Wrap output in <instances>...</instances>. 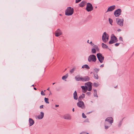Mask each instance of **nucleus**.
I'll return each mask as SVG.
<instances>
[{
	"label": "nucleus",
	"instance_id": "1",
	"mask_svg": "<svg viewBox=\"0 0 134 134\" xmlns=\"http://www.w3.org/2000/svg\"><path fill=\"white\" fill-rule=\"evenodd\" d=\"M74 10L71 7L67 8L65 11V14L67 16H70L72 15L74 13Z\"/></svg>",
	"mask_w": 134,
	"mask_h": 134
},
{
	"label": "nucleus",
	"instance_id": "2",
	"mask_svg": "<svg viewBox=\"0 0 134 134\" xmlns=\"http://www.w3.org/2000/svg\"><path fill=\"white\" fill-rule=\"evenodd\" d=\"M97 60L96 57L94 55H90L88 57V60L90 62H95Z\"/></svg>",
	"mask_w": 134,
	"mask_h": 134
},
{
	"label": "nucleus",
	"instance_id": "3",
	"mask_svg": "<svg viewBox=\"0 0 134 134\" xmlns=\"http://www.w3.org/2000/svg\"><path fill=\"white\" fill-rule=\"evenodd\" d=\"M109 39V36L106 32H104L102 36V40L103 41L106 43L107 42Z\"/></svg>",
	"mask_w": 134,
	"mask_h": 134
},
{
	"label": "nucleus",
	"instance_id": "4",
	"mask_svg": "<svg viewBox=\"0 0 134 134\" xmlns=\"http://www.w3.org/2000/svg\"><path fill=\"white\" fill-rule=\"evenodd\" d=\"M97 56L98 59L100 62L102 63L103 62L104 59V57L102 54L100 53L97 54Z\"/></svg>",
	"mask_w": 134,
	"mask_h": 134
},
{
	"label": "nucleus",
	"instance_id": "5",
	"mask_svg": "<svg viewBox=\"0 0 134 134\" xmlns=\"http://www.w3.org/2000/svg\"><path fill=\"white\" fill-rule=\"evenodd\" d=\"M118 41V40L116 37L114 36H111L110 40L109 42V44H112L115 42H116Z\"/></svg>",
	"mask_w": 134,
	"mask_h": 134
},
{
	"label": "nucleus",
	"instance_id": "6",
	"mask_svg": "<svg viewBox=\"0 0 134 134\" xmlns=\"http://www.w3.org/2000/svg\"><path fill=\"white\" fill-rule=\"evenodd\" d=\"M123 19H122L117 18L116 19V22L117 24L121 26L123 25Z\"/></svg>",
	"mask_w": 134,
	"mask_h": 134
},
{
	"label": "nucleus",
	"instance_id": "7",
	"mask_svg": "<svg viewBox=\"0 0 134 134\" xmlns=\"http://www.w3.org/2000/svg\"><path fill=\"white\" fill-rule=\"evenodd\" d=\"M86 9L88 12H90L92 10L93 7L92 4L90 3L87 4Z\"/></svg>",
	"mask_w": 134,
	"mask_h": 134
},
{
	"label": "nucleus",
	"instance_id": "8",
	"mask_svg": "<svg viewBox=\"0 0 134 134\" xmlns=\"http://www.w3.org/2000/svg\"><path fill=\"white\" fill-rule=\"evenodd\" d=\"M77 106L82 109H83L85 108V106L83 102L82 101H80L77 103Z\"/></svg>",
	"mask_w": 134,
	"mask_h": 134
},
{
	"label": "nucleus",
	"instance_id": "9",
	"mask_svg": "<svg viewBox=\"0 0 134 134\" xmlns=\"http://www.w3.org/2000/svg\"><path fill=\"white\" fill-rule=\"evenodd\" d=\"M94 48L91 49V52L93 54H95L96 53V51H99V49L98 46L97 45H94Z\"/></svg>",
	"mask_w": 134,
	"mask_h": 134
},
{
	"label": "nucleus",
	"instance_id": "10",
	"mask_svg": "<svg viewBox=\"0 0 134 134\" xmlns=\"http://www.w3.org/2000/svg\"><path fill=\"white\" fill-rule=\"evenodd\" d=\"M54 35L56 37H58L62 35V31L59 29H57L55 32Z\"/></svg>",
	"mask_w": 134,
	"mask_h": 134
},
{
	"label": "nucleus",
	"instance_id": "11",
	"mask_svg": "<svg viewBox=\"0 0 134 134\" xmlns=\"http://www.w3.org/2000/svg\"><path fill=\"white\" fill-rule=\"evenodd\" d=\"M121 10L120 9H118L114 12V14L115 16L118 17L121 14Z\"/></svg>",
	"mask_w": 134,
	"mask_h": 134
},
{
	"label": "nucleus",
	"instance_id": "12",
	"mask_svg": "<svg viewBox=\"0 0 134 134\" xmlns=\"http://www.w3.org/2000/svg\"><path fill=\"white\" fill-rule=\"evenodd\" d=\"M92 83L90 82H88L85 83V85L87 86V90L89 91H90L92 90Z\"/></svg>",
	"mask_w": 134,
	"mask_h": 134
},
{
	"label": "nucleus",
	"instance_id": "13",
	"mask_svg": "<svg viewBox=\"0 0 134 134\" xmlns=\"http://www.w3.org/2000/svg\"><path fill=\"white\" fill-rule=\"evenodd\" d=\"M105 121L109 122L110 123V125H111V124L113 122V118L110 117L107 118L106 119Z\"/></svg>",
	"mask_w": 134,
	"mask_h": 134
},
{
	"label": "nucleus",
	"instance_id": "14",
	"mask_svg": "<svg viewBox=\"0 0 134 134\" xmlns=\"http://www.w3.org/2000/svg\"><path fill=\"white\" fill-rule=\"evenodd\" d=\"M115 6L113 5L109 7L108 9L107 12H110L113 10L115 9Z\"/></svg>",
	"mask_w": 134,
	"mask_h": 134
},
{
	"label": "nucleus",
	"instance_id": "15",
	"mask_svg": "<svg viewBox=\"0 0 134 134\" xmlns=\"http://www.w3.org/2000/svg\"><path fill=\"white\" fill-rule=\"evenodd\" d=\"M82 81H86L90 80V78L88 76L82 77Z\"/></svg>",
	"mask_w": 134,
	"mask_h": 134
},
{
	"label": "nucleus",
	"instance_id": "16",
	"mask_svg": "<svg viewBox=\"0 0 134 134\" xmlns=\"http://www.w3.org/2000/svg\"><path fill=\"white\" fill-rule=\"evenodd\" d=\"M64 118L66 120H70L71 119V117L70 115H64L63 116Z\"/></svg>",
	"mask_w": 134,
	"mask_h": 134
},
{
	"label": "nucleus",
	"instance_id": "17",
	"mask_svg": "<svg viewBox=\"0 0 134 134\" xmlns=\"http://www.w3.org/2000/svg\"><path fill=\"white\" fill-rule=\"evenodd\" d=\"M44 116V113L42 112H40V114L37 117L38 119H42L43 117Z\"/></svg>",
	"mask_w": 134,
	"mask_h": 134
},
{
	"label": "nucleus",
	"instance_id": "18",
	"mask_svg": "<svg viewBox=\"0 0 134 134\" xmlns=\"http://www.w3.org/2000/svg\"><path fill=\"white\" fill-rule=\"evenodd\" d=\"M29 121L30 123V126H32L34 123V121L31 118L29 119Z\"/></svg>",
	"mask_w": 134,
	"mask_h": 134
},
{
	"label": "nucleus",
	"instance_id": "19",
	"mask_svg": "<svg viewBox=\"0 0 134 134\" xmlns=\"http://www.w3.org/2000/svg\"><path fill=\"white\" fill-rule=\"evenodd\" d=\"M86 2L84 1H82L79 4V6L81 7H83L86 5Z\"/></svg>",
	"mask_w": 134,
	"mask_h": 134
},
{
	"label": "nucleus",
	"instance_id": "20",
	"mask_svg": "<svg viewBox=\"0 0 134 134\" xmlns=\"http://www.w3.org/2000/svg\"><path fill=\"white\" fill-rule=\"evenodd\" d=\"M73 95L74 99L75 100H77V96L76 91L74 92Z\"/></svg>",
	"mask_w": 134,
	"mask_h": 134
},
{
	"label": "nucleus",
	"instance_id": "21",
	"mask_svg": "<svg viewBox=\"0 0 134 134\" xmlns=\"http://www.w3.org/2000/svg\"><path fill=\"white\" fill-rule=\"evenodd\" d=\"M75 79L77 81H78L80 80L82 81V77H80L79 76H76L75 77Z\"/></svg>",
	"mask_w": 134,
	"mask_h": 134
},
{
	"label": "nucleus",
	"instance_id": "22",
	"mask_svg": "<svg viewBox=\"0 0 134 134\" xmlns=\"http://www.w3.org/2000/svg\"><path fill=\"white\" fill-rule=\"evenodd\" d=\"M102 47L104 48L108 49V46L104 43H102Z\"/></svg>",
	"mask_w": 134,
	"mask_h": 134
},
{
	"label": "nucleus",
	"instance_id": "23",
	"mask_svg": "<svg viewBox=\"0 0 134 134\" xmlns=\"http://www.w3.org/2000/svg\"><path fill=\"white\" fill-rule=\"evenodd\" d=\"M82 68H86L88 69H89L90 68L88 66V65H87V64H86V65H83L82 66Z\"/></svg>",
	"mask_w": 134,
	"mask_h": 134
},
{
	"label": "nucleus",
	"instance_id": "24",
	"mask_svg": "<svg viewBox=\"0 0 134 134\" xmlns=\"http://www.w3.org/2000/svg\"><path fill=\"white\" fill-rule=\"evenodd\" d=\"M85 97V94H82L79 97V100H81V98H84Z\"/></svg>",
	"mask_w": 134,
	"mask_h": 134
},
{
	"label": "nucleus",
	"instance_id": "25",
	"mask_svg": "<svg viewBox=\"0 0 134 134\" xmlns=\"http://www.w3.org/2000/svg\"><path fill=\"white\" fill-rule=\"evenodd\" d=\"M68 74H66V75L65 76H63L62 77V79L63 80H64L65 79H66L68 76Z\"/></svg>",
	"mask_w": 134,
	"mask_h": 134
},
{
	"label": "nucleus",
	"instance_id": "26",
	"mask_svg": "<svg viewBox=\"0 0 134 134\" xmlns=\"http://www.w3.org/2000/svg\"><path fill=\"white\" fill-rule=\"evenodd\" d=\"M45 102L49 104V103L48 101L49 99L48 98H44Z\"/></svg>",
	"mask_w": 134,
	"mask_h": 134
},
{
	"label": "nucleus",
	"instance_id": "27",
	"mask_svg": "<svg viewBox=\"0 0 134 134\" xmlns=\"http://www.w3.org/2000/svg\"><path fill=\"white\" fill-rule=\"evenodd\" d=\"M94 96L95 97H98V96L97 95V91L96 90H94Z\"/></svg>",
	"mask_w": 134,
	"mask_h": 134
},
{
	"label": "nucleus",
	"instance_id": "28",
	"mask_svg": "<svg viewBox=\"0 0 134 134\" xmlns=\"http://www.w3.org/2000/svg\"><path fill=\"white\" fill-rule=\"evenodd\" d=\"M85 86H82L81 87V88L83 90H85L86 89H87V86H86V85Z\"/></svg>",
	"mask_w": 134,
	"mask_h": 134
},
{
	"label": "nucleus",
	"instance_id": "29",
	"mask_svg": "<svg viewBox=\"0 0 134 134\" xmlns=\"http://www.w3.org/2000/svg\"><path fill=\"white\" fill-rule=\"evenodd\" d=\"M75 68H73L70 71V72L71 73H73L74 71L75 70Z\"/></svg>",
	"mask_w": 134,
	"mask_h": 134
},
{
	"label": "nucleus",
	"instance_id": "30",
	"mask_svg": "<svg viewBox=\"0 0 134 134\" xmlns=\"http://www.w3.org/2000/svg\"><path fill=\"white\" fill-rule=\"evenodd\" d=\"M99 85V84L95 82L93 83V86L96 87H97Z\"/></svg>",
	"mask_w": 134,
	"mask_h": 134
},
{
	"label": "nucleus",
	"instance_id": "31",
	"mask_svg": "<svg viewBox=\"0 0 134 134\" xmlns=\"http://www.w3.org/2000/svg\"><path fill=\"white\" fill-rule=\"evenodd\" d=\"M94 78L96 79H98V76L97 74H95L94 75Z\"/></svg>",
	"mask_w": 134,
	"mask_h": 134
},
{
	"label": "nucleus",
	"instance_id": "32",
	"mask_svg": "<svg viewBox=\"0 0 134 134\" xmlns=\"http://www.w3.org/2000/svg\"><path fill=\"white\" fill-rule=\"evenodd\" d=\"M109 22L110 23L111 25H112V23H113V20L112 19H110V18H109Z\"/></svg>",
	"mask_w": 134,
	"mask_h": 134
},
{
	"label": "nucleus",
	"instance_id": "33",
	"mask_svg": "<svg viewBox=\"0 0 134 134\" xmlns=\"http://www.w3.org/2000/svg\"><path fill=\"white\" fill-rule=\"evenodd\" d=\"M94 70L97 73L99 71V69L95 68L94 69Z\"/></svg>",
	"mask_w": 134,
	"mask_h": 134
},
{
	"label": "nucleus",
	"instance_id": "34",
	"mask_svg": "<svg viewBox=\"0 0 134 134\" xmlns=\"http://www.w3.org/2000/svg\"><path fill=\"white\" fill-rule=\"evenodd\" d=\"M82 116L83 118H86V116L85 115L84 113H82Z\"/></svg>",
	"mask_w": 134,
	"mask_h": 134
},
{
	"label": "nucleus",
	"instance_id": "35",
	"mask_svg": "<svg viewBox=\"0 0 134 134\" xmlns=\"http://www.w3.org/2000/svg\"><path fill=\"white\" fill-rule=\"evenodd\" d=\"M41 94L42 96H44L45 95V93L43 92V91H42L41 92Z\"/></svg>",
	"mask_w": 134,
	"mask_h": 134
},
{
	"label": "nucleus",
	"instance_id": "36",
	"mask_svg": "<svg viewBox=\"0 0 134 134\" xmlns=\"http://www.w3.org/2000/svg\"><path fill=\"white\" fill-rule=\"evenodd\" d=\"M122 124V121H120L118 124V126L119 127L120 126H121Z\"/></svg>",
	"mask_w": 134,
	"mask_h": 134
},
{
	"label": "nucleus",
	"instance_id": "37",
	"mask_svg": "<svg viewBox=\"0 0 134 134\" xmlns=\"http://www.w3.org/2000/svg\"><path fill=\"white\" fill-rule=\"evenodd\" d=\"M111 125H110L109 126H107L105 125V129H107Z\"/></svg>",
	"mask_w": 134,
	"mask_h": 134
},
{
	"label": "nucleus",
	"instance_id": "38",
	"mask_svg": "<svg viewBox=\"0 0 134 134\" xmlns=\"http://www.w3.org/2000/svg\"><path fill=\"white\" fill-rule=\"evenodd\" d=\"M119 40H120V41H123L122 38L121 37H120L119 38Z\"/></svg>",
	"mask_w": 134,
	"mask_h": 134
},
{
	"label": "nucleus",
	"instance_id": "39",
	"mask_svg": "<svg viewBox=\"0 0 134 134\" xmlns=\"http://www.w3.org/2000/svg\"><path fill=\"white\" fill-rule=\"evenodd\" d=\"M81 0H76V3H78Z\"/></svg>",
	"mask_w": 134,
	"mask_h": 134
},
{
	"label": "nucleus",
	"instance_id": "40",
	"mask_svg": "<svg viewBox=\"0 0 134 134\" xmlns=\"http://www.w3.org/2000/svg\"><path fill=\"white\" fill-rule=\"evenodd\" d=\"M87 89H86L85 90H83L82 92L83 93H85L87 91Z\"/></svg>",
	"mask_w": 134,
	"mask_h": 134
},
{
	"label": "nucleus",
	"instance_id": "41",
	"mask_svg": "<svg viewBox=\"0 0 134 134\" xmlns=\"http://www.w3.org/2000/svg\"><path fill=\"white\" fill-rule=\"evenodd\" d=\"M86 94L87 95L89 96L91 94V92H87L86 93Z\"/></svg>",
	"mask_w": 134,
	"mask_h": 134
},
{
	"label": "nucleus",
	"instance_id": "42",
	"mask_svg": "<svg viewBox=\"0 0 134 134\" xmlns=\"http://www.w3.org/2000/svg\"><path fill=\"white\" fill-rule=\"evenodd\" d=\"M119 43H117L115 44V46H118L119 44Z\"/></svg>",
	"mask_w": 134,
	"mask_h": 134
},
{
	"label": "nucleus",
	"instance_id": "43",
	"mask_svg": "<svg viewBox=\"0 0 134 134\" xmlns=\"http://www.w3.org/2000/svg\"><path fill=\"white\" fill-rule=\"evenodd\" d=\"M40 109H42L43 108V105H42L40 106Z\"/></svg>",
	"mask_w": 134,
	"mask_h": 134
},
{
	"label": "nucleus",
	"instance_id": "44",
	"mask_svg": "<svg viewBox=\"0 0 134 134\" xmlns=\"http://www.w3.org/2000/svg\"><path fill=\"white\" fill-rule=\"evenodd\" d=\"M104 66V65L103 64H102L100 66V67H103Z\"/></svg>",
	"mask_w": 134,
	"mask_h": 134
},
{
	"label": "nucleus",
	"instance_id": "45",
	"mask_svg": "<svg viewBox=\"0 0 134 134\" xmlns=\"http://www.w3.org/2000/svg\"><path fill=\"white\" fill-rule=\"evenodd\" d=\"M121 30L120 29H118V31H121Z\"/></svg>",
	"mask_w": 134,
	"mask_h": 134
},
{
	"label": "nucleus",
	"instance_id": "46",
	"mask_svg": "<svg viewBox=\"0 0 134 134\" xmlns=\"http://www.w3.org/2000/svg\"><path fill=\"white\" fill-rule=\"evenodd\" d=\"M91 44V45L92 46H94V44L93 43H92Z\"/></svg>",
	"mask_w": 134,
	"mask_h": 134
},
{
	"label": "nucleus",
	"instance_id": "47",
	"mask_svg": "<svg viewBox=\"0 0 134 134\" xmlns=\"http://www.w3.org/2000/svg\"><path fill=\"white\" fill-rule=\"evenodd\" d=\"M59 106V105H55V107H58Z\"/></svg>",
	"mask_w": 134,
	"mask_h": 134
},
{
	"label": "nucleus",
	"instance_id": "48",
	"mask_svg": "<svg viewBox=\"0 0 134 134\" xmlns=\"http://www.w3.org/2000/svg\"><path fill=\"white\" fill-rule=\"evenodd\" d=\"M72 111L74 112V108H73V109H72Z\"/></svg>",
	"mask_w": 134,
	"mask_h": 134
},
{
	"label": "nucleus",
	"instance_id": "49",
	"mask_svg": "<svg viewBox=\"0 0 134 134\" xmlns=\"http://www.w3.org/2000/svg\"><path fill=\"white\" fill-rule=\"evenodd\" d=\"M34 89L35 90H36V88H35V87H34Z\"/></svg>",
	"mask_w": 134,
	"mask_h": 134
},
{
	"label": "nucleus",
	"instance_id": "50",
	"mask_svg": "<svg viewBox=\"0 0 134 134\" xmlns=\"http://www.w3.org/2000/svg\"><path fill=\"white\" fill-rule=\"evenodd\" d=\"M87 42L88 43H90V42H89V40H88Z\"/></svg>",
	"mask_w": 134,
	"mask_h": 134
},
{
	"label": "nucleus",
	"instance_id": "51",
	"mask_svg": "<svg viewBox=\"0 0 134 134\" xmlns=\"http://www.w3.org/2000/svg\"><path fill=\"white\" fill-rule=\"evenodd\" d=\"M49 90V88H47V90Z\"/></svg>",
	"mask_w": 134,
	"mask_h": 134
},
{
	"label": "nucleus",
	"instance_id": "52",
	"mask_svg": "<svg viewBox=\"0 0 134 134\" xmlns=\"http://www.w3.org/2000/svg\"><path fill=\"white\" fill-rule=\"evenodd\" d=\"M92 43V41H91V42H90V43L91 44Z\"/></svg>",
	"mask_w": 134,
	"mask_h": 134
},
{
	"label": "nucleus",
	"instance_id": "53",
	"mask_svg": "<svg viewBox=\"0 0 134 134\" xmlns=\"http://www.w3.org/2000/svg\"><path fill=\"white\" fill-rule=\"evenodd\" d=\"M55 83H53V85H54Z\"/></svg>",
	"mask_w": 134,
	"mask_h": 134
},
{
	"label": "nucleus",
	"instance_id": "54",
	"mask_svg": "<svg viewBox=\"0 0 134 134\" xmlns=\"http://www.w3.org/2000/svg\"><path fill=\"white\" fill-rule=\"evenodd\" d=\"M86 134H89V133H86Z\"/></svg>",
	"mask_w": 134,
	"mask_h": 134
},
{
	"label": "nucleus",
	"instance_id": "55",
	"mask_svg": "<svg viewBox=\"0 0 134 134\" xmlns=\"http://www.w3.org/2000/svg\"><path fill=\"white\" fill-rule=\"evenodd\" d=\"M32 86H34V85H32Z\"/></svg>",
	"mask_w": 134,
	"mask_h": 134
},
{
	"label": "nucleus",
	"instance_id": "56",
	"mask_svg": "<svg viewBox=\"0 0 134 134\" xmlns=\"http://www.w3.org/2000/svg\"><path fill=\"white\" fill-rule=\"evenodd\" d=\"M44 92H45V91H46V90H44Z\"/></svg>",
	"mask_w": 134,
	"mask_h": 134
}]
</instances>
